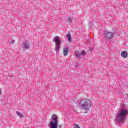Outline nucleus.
<instances>
[{"instance_id":"2eb2a0df","label":"nucleus","mask_w":128,"mask_h":128,"mask_svg":"<svg viewBox=\"0 0 128 128\" xmlns=\"http://www.w3.org/2000/svg\"><path fill=\"white\" fill-rule=\"evenodd\" d=\"M10 42H11V44H14V40H12L10 41Z\"/></svg>"},{"instance_id":"6e6552de","label":"nucleus","mask_w":128,"mask_h":128,"mask_svg":"<svg viewBox=\"0 0 128 128\" xmlns=\"http://www.w3.org/2000/svg\"><path fill=\"white\" fill-rule=\"evenodd\" d=\"M63 52H64V56H68V48H64L63 50Z\"/></svg>"},{"instance_id":"0eeeda50","label":"nucleus","mask_w":128,"mask_h":128,"mask_svg":"<svg viewBox=\"0 0 128 128\" xmlns=\"http://www.w3.org/2000/svg\"><path fill=\"white\" fill-rule=\"evenodd\" d=\"M121 56L122 58H128V52L126 51H124L121 53Z\"/></svg>"},{"instance_id":"9b49d317","label":"nucleus","mask_w":128,"mask_h":128,"mask_svg":"<svg viewBox=\"0 0 128 128\" xmlns=\"http://www.w3.org/2000/svg\"><path fill=\"white\" fill-rule=\"evenodd\" d=\"M16 112L18 116H20V118H22L23 115H22V113H20V112H18V111H16Z\"/></svg>"},{"instance_id":"39448f33","label":"nucleus","mask_w":128,"mask_h":128,"mask_svg":"<svg viewBox=\"0 0 128 128\" xmlns=\"http://www.w3.org/2000/svg\"><path fill=\"white\" fill-rule=\"evenodd\" d=\"M104 35L105 38H108V40H110V38H114V33H112V32L105 31L104 32Z\"/></svg>"},{"instance_id":"20e7f679","label":"nucleus","mask_w":128,"mask_h":128,"mask_svg":"<svg viewBox=\"0 0 128 128\" xmlns=\"http://www.w3.org/2000/svg\"><path fill=\"white\" fill-rule=\"evenodd\" d=\"M53 42H55V50L56 54H58V50H60V37L56 36L53 40Z\"/></svg>"},{"instance_id":"7ed1b4c3","label":"nucleus","mask_w":128,"mask_h":128,"mask_svg":"<svg viewBox=\"0 0 128 128\" xmlns=\"http://www.w3.org/2000/svg\"><path fill=\"white\" fill-rule=\"evenodd\" d=\"M52 120L50 122V128H58V116L56 114H54L52 115L51 117Z\"/></svg>"},{"instance_id":"ddd939ff","label":"nucleus","mask_w":128,"mask_h":128,"mask_svg":"<svg viewBox=\"0 0 128 128\" xmlns=\"http://www.w3.org/2000/svg\"><path fill=\"white\" fill-rule=\"evenodd\" d=\"M67 20L68 22H69V24H70V22H72V18H70V16L67 18Z\"/></svg>"},{"instance_id":"f8f14e48","label":"nucleus","mask_w":128,"mask_h":128,"mask_svg":"<svg viewBox=\"0 0 128 128\" xmlns=\"http://www.w3.org/2000/svg\"><path fill=\"white\" fill-rule=\"evenodd\" d=\"M86 51L85 50H82L81 52H80V56H86Z\"/></svg>"},{"instance_id":"9d476101","label":"nucleus","mask_w":128,"mask_h":128,"mask_svg":"<svg viewBox=\"0 0 128 128\" xmlns=\"http://www.w3.org/2000/svg\"><path fill=\"white\" fill-rule=\"evenodd\" d=\"M66 38H67L69 42H72V36H70V34H68L66 36Z\"/></svg>"},{"instance_id":"f257e3e1","label":"nucleus","mask_w":128,"mask_h":128,"mask_svg":"<svg viewBox=\"0 0 128 128\" xmlns=\"http://www.w3.org/2000/svg\"><path fill=\"white\" fill-rule=\"evenodd\" d=\"M128 114V109L120 108L118 110V112L116 114V120L118 122H122L126 116Z\"/></svg>"},{"instance_id":"f03ea898","label":"nucleus","mask_w":128,"mask_h":128,"mask_svg":"<svg viewBox=\"0 0 128 128\" xmlns=\"http://www.w3.org/2000/svg\"><path fill=\"white\" fill-rule=\"evenodd\" d=\"M80 106L81 110H85V112H88L92 106V102L88 100H81L80 102Z\"/></svg>"},{"instance_id":"423d86ee","label":"nucleus","mask_w":128,"mask_h":128,"mask_svg":"<svg viewBox=\"0 0 128 128\" xmlns=\"http://www.w3.org/2000/svg\"><path fill=\"white\" fill-rule=\"evenodd\" d=\"M30 43L27 42H24L22 43V48L24 50H28L30 48Z\"/></svg>"},{"instance_id":"1a4fd4ad","label":"nucleus","mask_w":128,"mask_h":128,"mask_svg":"<svg viewBox=\"0 0 128 128\" xmlns=\"http://www.w3.org/2000/svg\"><path fill=\"white\" fill-rule=\"evenodd\" d=\"M75 56H76V58H80L82 56L80 55V52L79 51L75 52Z\"/></svg>"},{"instance_id":"dca6fc26","label":"nucleus","mask_w":128,"mask_h":128,"mask_svg":"<svg viewBox=\"0 0 128 128\" xmlns=\"http://www.w3.org/2000/svg\"><path fill=\"white\" fill-rule=\"evenodd\" d=\"M90 51L92 50V49H90Z\"/></svg>"},{"instance_id":"4468645a","label":"nucleus","mask_w":128,"mask_h":128,"mask_svg":"<svg viewBox=\"0 0 128 128\" xmlns=\"http://www.w3.org/2000/svg\"><path fill=\"white\" fill-rule=\"evenodd\" d=\"M74 128H80V126L78 125V124H74Z\"/></svg>"}]
</instances>
